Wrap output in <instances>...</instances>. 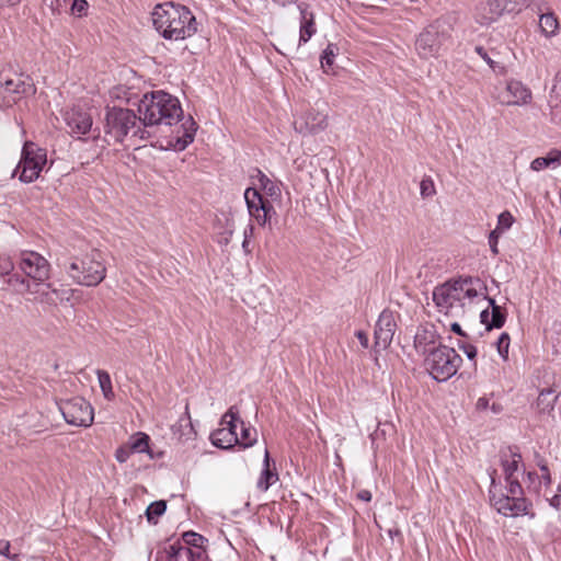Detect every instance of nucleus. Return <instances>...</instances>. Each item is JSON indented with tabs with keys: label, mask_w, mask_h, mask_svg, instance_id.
<instances>
[{
	"label": "nucleus",
	"mask_w": 561,
	"mask_h": 561,
	"mask_svg": "<svg viewBox=\"0 0 561 561\" xmlns=\"http://www.w3.org/2000/svg\"><path fill=\"white\" fill-rule=\"evenodd\" d=\"M527 478L530 481L531 484H535V480H539L536 472H528Z\"/></svg>",
	"instance_id": "61"
},
{
	"label": "nucleus",
	"mask_w": 561,
	"mask_h": 561,
	"mask_svg": "<svg viewBox=\"0 0 561 561\" xmlns=\"http://www.w3.org/2000/svg\"><path fill=\"white\" fill-rule=\"evenodd\" d=\"M336 56V47L333 44H329L327 48L323 50L321 55V67L324 72H329L334 64V58Z\"/></svg>",
	"instance_id": "39"
},
{
	"label": "nucleus",
	"mask_w": 561,
	"mask_h": 561,
	"mask_svg": "<svg viewBox=\"0 0 561 561\" xmlns=\"http://www.w3.org/2000/svg\"><path fill=\"white\" fill-rule=\"evenodd\" d=\"M138 112L145 126H171L183 116L179 99L162 90L144 94L138 104Z\"/></svg>",
	"instance_id": "4"
},
{
	"label": "nucleus",
	"mask_w": 561,
	"mask_h": 561,
	"mask_svg": "<svg viewBox=\"0 0 561 561\" xmlns=\"http://www.w3.org/2000/svg\"><path fill=\"white\" fill-rule=\"evenodd\" d=\"M492 409L494 412H497V408H495V405H493Z\"/></svg>",
	"instance_id": "62"
},
{
	"label": "nucleus",
	"mask_w": 561,
	"mask_h": 561,
	"mask_svg": "<svg viewBox=\"0 0 561 561\" xmlns=\"http://www.w3.org/2000/svg\"><path fill=\"white\" fill-rule=\"evenodd\" d=\"M20 270L35 283H43L49 278L48 261L34 251H23L19 263Z\"/></svg>",
	"instance_id": "13"
},
{
	"label": "nucleus",
	"mask_w": 561,
	"mask_h": 561,
	"mask_svg": "<svg viewBox=\"0 0 561 561\" xmlns=\"http://www.w3.org/2000/svg\"><path fill=\"white\" fill-rule=\"evenodd\" d=\"M272 1L280 7H286L290 3L296 2L297 0H272Z\"/></svg>",
	"instance_id": "60"
},
{
	"label": "nucleus",
	"mask_w": 561,
	"mask_h": 561,
	"mask_svg": "<svg viewBox=\"0 0 561 561\" xmlns=\"http://www.w3.org/2000/svg\"><path fill=\"white\" fill-rule=\"evenodd\" d=\"M474 50L488 64L493 72L501 76L507 72L506 67L503 64L493 60L482 46H476Z\"/></svg>",
	"instance_id": "36"
},
{
	"label": "nucleus",
	"mask_w": 561,
	"mask_h": 561,
	"mask_svg": "<svg viewBox=\"0 0 561 561\" xmlns=\"http://www.w3.org/2000/svg\"><path fill=\"white\" fill-rule=\"evenodd\" d=\"M447 38L445 27L438 22L432 23L417 35L415 50L422 59L436 58Z\"/></svg>",
	"instance_id": "9"
},
{
	"label": "nucleus",
	"mask_w": 561,
	"mask_h": 561,
	"mask_svg": "<svg viewBox=\"0 0 561 561\" xmlns=\"http://www.w3.org/2000/svg\"><path fill=\"white\" fill-rule=\"evenodd\" d=\"M197 130V124L193 119L192 116L184 118L180 129L176 131V135L173 137L172 146L176 151H183L186 147L193 142L195 134Z\"/></svg>",
	"instance_id": "21"
},
{
	"label": "nucleus",
	"mask_w": 561,
	"mask_h": 561,
	"mask_svg": "<svg viewBox=\"0 0 561 561\" xmlns=\"http://www.w3.org/2000/svg\"><path fill=\"white\" fill-rule=\"evenodd\" d=\"M435 184L434 181L430 176H425L422 179L420 183V194L423 198L432 197L435 195Z\"/></svg>",
	"instance_id": "44"
},
{
	"label": "nucleus",
	"mask_w": 561,
	"mask_h": 561,
	"mask_svg": "<svg viewBox=\"0 0 561 561\" xmlns=\"http://www.w3.org/2000/svg\"><path fill=\"white\" fill-rule=\"evenodd\" d=\"M253 232V227L252 226H249L245 230H244V240L242 242V248L245 252H249L248 250V245H249V237L252 234Z\"/></svg>",
	"instance_id": "53"
},
{
	"label": "nucleus",
	"mask_w": 561,
	"mask_h": 561,
	"mask_svg": "<svg viewBox=\"0 0 561 561\" xmlns=\"http://www.w3.org/2000/svg\"><path fill=\"white\" fill-rule=\"evenodd\" d=\"M128 446L133 453H146L149 450V436L145 433H137L130 437Z\"/></svg>",
	"instance_id": "35"
},
{
	"label": "nucleus",
	"mask_w": 561,
	"mask_h": 561,
	"mask_svg": "<svg viewBox=\"0 0 561 561\" xmlns=\"http://www.w3.org/2000/svg\"><path fill=\"white\" fill-rule=\"evenodd\" d=\"M133 454L130 447L127 445H124V446H121L116 449L115 451V459L121 462V463H124L126 462L130 455Z\"/></svg>",
	"instance_id": "46"
},
{
	"label": "nucleus",
	"mask_w": 561,
	"mask_h": 561,
	"mask_svg": "<svg viewBox=\"0 0 561 561\" xmlns=\"http://www.w3.org/2000/svg\"><path fill=\"white\" fill-rule=\"evenodd\" d=\"M172 433L181 442H188L195 438L196 432L191 420L188 405L185 407V412L172 426Z\"/></svg>",
	"instance_id": "22"
},
{
	"label": "nucleus",
	"mask_w": 561,
	"mask_h": 561,
	"mask_svg": "<svg viewBox=\"0 0 561 561\" xmlns=\"http://www.w3.org/2000/svg\"><path fill=\"white\" fill-rule=\"evenodd\" d=\"M496 99L502 105H526L531 101V91L522 81L511 79Z\"/></svg>",
	"instance_id": "16"
},
{
	"label": "nucleus",
	"mask_w": 561,
	"mask_h": 561,
	"mask_svg": "<svg viewBox=\"0 0 561 561\" xmlns=\"http://www.w3.org/2000/svg\"><path fill=\"white\" fill-rule=\"evenodd\" d=\"M69 276L79 285L96 286L106 276V268L98 251L82 257H76L67 270Z\"/></svg>",
	"instance_id": "6"
},
{
	"label": "nucleus",
	"mask_w": 561,
	"mask_h": 561,
	"mask_svg": "<svg viewBox=\"0 0 561 561\" xmlns=\"http://www.w3.org/2000/svg\"><path fill=\"white\" fill-rule=\"evenodd\" d=\"M59 410L65 421L75 426H90L93 423L94 411L89 401L75 397L60 403Z\"/></svg>",
	"instance_id": "10"
},
{
	"label": "nucleus",
	"mask_w": 561,
	"mask_h": 561,
	"mask_svg": "<svg viewBox=\"0 0 561 561\" xmlns=\"http://www.w3.org/2000/svg\"><path fill=\"white\" fill-rule=\"evenodd\" d=\"M167 510V504L164 501H157L151 503L146 511V515L149 522L160 517Z\"/></svg>",
	"instance_id": "43"
},
{
	"label": "nucleus",
	"mask_w": 561,
	"mask_h": 561,
	"mask_svg": "<svg viewBox=\"0 0 561 561\" xmlns=\"http://www.w3.org/2000/svg\"><path fill=\"white\" fill-rule=\"evenodd\" d=\"M64 121L68 128V133L78 139L87 135L93 125L90 113L79 106H72L64 112Z\"/></svg>",
	"instance_id": "15"
},
{
	"label": "nucleus",
	"mask_w": 561,
	"mask_h": 561,
	"mask_svg": "<svg viewBox=\"0 0 561 561\" xmlns=\"http://www.w3.org/2000/svg\"><path fill=\"white\" fill-rule=\"evenodd\" d=\"M87 10H88L87 0H73V3L71 5V11L73 14L81 16L82 14L85 13Z\"/></svg>",
	"instance_id": "49"
},
{
	"label": "nucleus",
	"mask_w": 561,
	"mask_h": 561,
	"mask_svg": "<svg viewBox=\"0 0 561 561\" xmlns=\"http://www.w3.org/2000/svg\"><path fill=\"white\" fill-rule=\"evenodd\" d=\"M178 543H184L186 548H188L192 552L195 553L194 549L198 550H205L204 549V542L205 538L196 533L187 531L184 533L182 538L179 540H175Z\"/></svg>",
	"instance_id": "33"
},
{
	"label": "nucleus",
	"mask_w": 561,
	"mask_h": 561,
	"mask_svg": "<svg viewBox=\"0 0 561 561\" xmlns=\"http://www.w3.org/2000/svg\"><path fill=\"white\" fill-rule=\"evenodd\" d=\"M240 433H238V443L237 445L242 448L252 447L257 440V432L250 424H245L243 421H240Z\"/></svg>",
	"instance_id": "30"
},
{
	"label": "nucleus",
	"mask_w": 561,
	"mask_h": 561,
	"mask_svg": "<svg viewBox=\"0 0 561 561\" xmlns=\"http://www.w3.org/2000/svg\"><path fill=\"white\" fill-rule=\"evenodd\" d=\"M506 13L499 0H490L481 3L476 9V21L481 25H490Z\"/></svg>",
	"instance_id": "19"
},
{
	"label": "nucleus",
	"mask_w": 561,
	"mask_h": 561,
	"mask_svg": "<svg viewBox=\"0 0 561 561\" xmlns=\"http://www.w3.org/2000/svg\"><path fill=\"white\" fill-rule=\"evenodd\" d=\"M300 10V27H299V44H306L317 32L314 23V14L306 7L299 5Z\"/></svg>",
	"instance_id": "23"
},
{
	"label": "nucleus",
	"mask_w": 561,
	"mask_h": 561,
	"mask_svg": "<svg viewBox=\"0 0 561 561\" xmlns=\"http://www.w3.org/2000/svg\"><path fill=\"white\" fill-rule=\"evenodd\" d=\"M539 27L543 36L553 37L559 32V20L554 13L548 12L540 15Z\"/></svg>",
	"instance_id": "29"
},
{
	"label": "nucleus",
	"mask_w": 561,
	"mask_h": 561,
	"mask_svg": "<svg viewBox=\"0 0 561 561\" xmlns=\"http://www.w3.org/2000/svg\"><path fill=\"white\" fill-rule=\"evenodd\" d=\"M397 323L394 316L389 310H383L377 320L375 328V343L380 348H387L394 335Z\"/></svg>",
	"instance_id": "18"
},
{
	"label": "nucleus",
	"mask_w": 561,
	"mask_h": 561,
	"mask_svg": "<svg viewBox=\"0 0 561 561\" xmlns=\"http://www.w3.org/2000/svg\"><path fill=\"white\" fill-rule=\"evenodd\" d=\"M356 337L358 339L359 343L362 344L363 347H368V336L365 332L363 331H357L356 332Z\"/></svg>",
	"instance_id": "54"
},
{
	"label": "nucleus",
	"mask_w": 561,
	"mask_h": 561,
	"mask_svg": "<svg viewBox=\"0 0 561 561\" xmlns=\"http://www.w3.org/2000/svg\"><path fill=\"white\" fill-rule=\"evenodd\" d=\"M558 490L561 492V485L558 486Z\"/></svg>",
	"instance_id": "63"
},
{
	"label": "nucleus",
	"mask_w": 561,
	"mask_h": 561,
	"mask_svg": "<svg viewBox=\"0 0 561 561\" xmlns=\"http://www.w3.org/2000/svg\"><path fill=\"white\" fill-rule=\"evenodd\" d=\"M481 289L480 279L460 277L436 286L432 297L438 312L457 318L465 313L467 304L479 297L485 298Z\"/></svg>",
	"instance_id": "2"
},
{
	"label": "nucleus",
	"mask_w": 561,
	"mask_h": 561,
	"mask_svg": "<svg viewBox=\"0 0 561 561\" xmlns=\"http://www.w3.org/2000/svg\"><path fill=\"white\" fill-rule=\"evenodd\" d=\"M239 410L231 407L221 417L220 425L224 427H231V432H237L240 426Z\"/></svg>",
	"instance_id": "37"
},
{
	"label": "nucleus",
	"mask_w": 561,
	"mask_h": 561,
	"mask_svg": "<svg viewBox=\"0 0 561 561\" xmlns=\"http://www.w3.org/2000/svg\"><path fill=\"white\" fill-rule=\"evenodd\" d=\"M489 407V400L486 398H479L477 401V408L479 410H485Z\"/></svg>",
	"instance_id": "56"
},
{
	"label": "nucleus",
	"mask_w": 561,
	"mask_h": 561,
	"mask_svg": "<svg viewBox=\"0 0 561 561\" xmlns=\"http://www.w3.org/2000/svg\"><path fill=\"white\" fill-rule=\"evenodd\" d=\"M436 334L435 331L427 328L419 329L414 336V346L417 352L422 354H428L432 350L428 346L435 344Z\"/></svg>",
	"instance_id": "27"
},
{
	"label": "nucleus",
	"mask_w": 561,
	"mask_h": 561,
	"mask_svg": "<svg viewBox=\"0 0 561 561\" xmlns=\"http://www.w3.org/2000/svg\"><path fill=\"white\" fill-rule=\"evenodd\" d=\"M278 480V474L275 469H272L268 450L265 449L262 471L256 482L259 490L265 492L271 485Z\"/></svg>",
	"instance_id": "24"
},
{
	"label": "nucleus",
	"mask_w": 561,
	"mask_h": 561,
	"mask_svg": "<svg viewBox=\"0 0 561 561\" xmlns=\"http://www.w3.org/2000/svg\"><path fill=\"white\" fill-rule=\"evenodd\" d=\"M550 505L557 510L561 508V494H554L550 500Z\"/></svg>",
	"instance_id": "55"
},
{
	"label": "nucleus",
	"mask_w": 561,
	"mask_h": 561,
	"mask_svg": "<svg viewBox=\"0 0 561 561\" xmlns=\"http://www.w3.org/2000/svg\"><path fill=\"white\" fill-rule=\"evenodd\" d=\"M244 199L250 216L254 218L260 226H264L272 217V214H274V208L271 203L264 199L260 192L253 187L245 190Z\"/></svg>",
	"instance_id": "14"
},
{
	"label": "nucleus",
	"mask_w": 561,
	"mask_h": 561,
	"mask_svg": "<svg viewBox=\"0 0 561 561\" xmlns=\"http://www.w3.org/2000/svg\"><path fill=\"white\" fill-rule=\"evenodd\" d=\"M459 348L466 354V356L472 360L477 356V347L471 344L459 345Z\"/></svg>",
	"instance_id": "50"
},
{
	"label": "nucleus",
	"mask_w": 561,
	"mask_h": 561,
	"mask_svg": "<svg viewBox=\"0 0 561 561\" xmlns=\"http://www.w3.org/2000/svg\"><path fill=\"white\" fill-rule=\"evenodd\" d=\"M541 470V477L538 480V485H534L535 490H538L541 483L549 485L551 483V477L548 467L545 463H539Z\"/></svg>",
	"instance_id": "48"
},
{
	"label": "nucleus",
	"mask_w": 561,
	"mask_h": 561,
	"mask_svg": "<svg viewBox=\"0 0 561 561\" xmlns=\"http://www.w3.org/2000/svg\"><path fill=\"white\" fill-rule=\"evenodd\" d=\"M34 93L35 87L30 78L20 76L5 80L0 87L1 106L10 107Z\"/></svg>",
	"instance_id": "12"
},
{
	"label": "nucleus",
	"mask_w": 561,
	"mask_h": 561,
	"mask_svg": "<svg viewBox=\"0 0 561 561\" xmlns=\"http://www.w3.org/2000/svg\"><path fill=\"white\" fill-rule=\"evenodd\" d=\"M502 234L499 232V231H495V230H492L490 233H489V238H488V242H489V247H490V250L492 252L493 255H497L499 254V239Z\"/></svg>",
	"instance_id": "47"
},
{
	"label": "nucleus",
	"mask_w": 561,
	"mask_h": 561,
	"mask_svg": "<svg viewBox=\"0 0 561 561\" xmlns=\"http://www.w3.org/2000/svg\"><path fill=\"white\" fill-rule=\"evenodd\" d=\"M510 335L507 333H502L496 342V347L499 355L506 360L508 358V348H510Z\"/></svg>",
	"instance_id": "45"
},
{
	"label": "nucleus",
	"mask_w": 561,
	"mask_h": 561,
	"mask_svg": "<svg viewBox=\"0 0 561 561\" xmlns=\"http://www.w3.org/2000/svg\"><path fill=\"white\" fill-rule=\"evenodd\" d=\"M47 163L46 149L38 147L33 141H25L21 152V159L13 175L24 183H31L38 179Z\"/></svg>",
	"instance_id": "8"
},
{
	"label": "nucleus",
	"mask_w": 561,
	"mask_h": 561,
	"mask_svg": "<svg viewBox=\"0 0 561 561\" xmlns=\"http://www.w3.org/2000/svg\"><path fill=\"white\" fill-rule=\"evenodd\" d=\"M0 554L12 560H15L18 557L16 554H10V542L7 540H0Z\"/></svg>",
	"instance_id": "51"
},
{
	"label": "nucleus",
	"mask_w": 561,
	"mask_h": 561,
	"mask_svg": "<svg viewBox=\"0 0 561 561\" xmlns=\"http://www.w3.org/2000/svg\"><path fill=\"white\" fill-rule=\"evenodd\" d=\"M192 552L184 543L170 542L162 552H159L158 561H207L206 550L194 549Z\"/></svg>",
	"instance_id": "17"
},
{
	"label": "nucleus",
	"mask_w": 561,
	"mask_h": 561,
	"mask_svg": "<svg viewBox=\"0 0 561 561\" xmlns=\"http://www.w3.org/2000/svg\"><path fill=\"white\" fill-rule=\"evenodd\" d=\"M450 329L453 332H455L458 335H462V336L465 335V332L462 331V329L458 322L451 323Z\"/></svg>",
	"instance_id": "58"
},
{
	"label": "nucleus",
	"mask_w": 561,
	"mask_h": 561,
	"mask_svg": "<svg viewBox=\"0 0 561 561\" xmlns=\"http://www.w3.org/2000/svg\"><path fill=\"white\" fill-rule=\"evenodd\" d=\"M9 285L15 287L21 293L36 294L39 293V284H32L24 277L13 274L8 278Z\"/></svg>",
	"instance_id": "31"
},
{
	"label": "nucleus",
	"mask_w": 561,
	"mask_h": 561,
	"mask_svg": "<svg viewBox=\"0 0 561 561\" xmlns=\"http://www.w3.org/2000/svg\"><path fill=\"white\" fill-rule=\"evenodd\" d=\"M99 386L101 388L103 397L107 401H113L115 398V393L112 386V379L110 374L106 370L98 369L96 370Z\"/></svg>",
	"instance_id": "32"
},
{
	"label": "nucleus",
	"mask_w": 561,
	"mask_h": 561,
	"mask_svg": "<svg viewBox=\"0 0 561 561\" xmlns=\"http://www.w3.org/2000/svg\"><path fill=\"white\" fill-rule=\"evenodd\" d=\"M501 467L506 482L507 494H496L500 484L496 483L494 473H490V501L496 511L504 516H523L529 514L530 503L523 496V488L519 483V472L523 467L522 455L512 448L501 453Z\"/></svg>",
	"instance_id": "1"
},
{
	"label": "nucleus",
	"mask_w": 561,
	"mask_h": 561,
	"mask_svg": "<svg viewBox=\"0 0 561 561\" xmlns=\"http://www.w3.org/2000/svg\"><path fill=\"white\" fill-rule=\"evenodd\" d=\"M358 497L362 500V501H365V502H369L371 500V493L367 490H362L359 493H358Z\"/></svg>",
	"instance_id": "57"
},
{
	"label": "nucleus",
	"mask_w": 561,
	"mask_h": 561,
	"mask_svg": "<svg viewBox=\"0 0 561 561\" xmlns=\"http://www.w3.org/2000/svg\"><path fill=\"white\" fill-rule=\"evenodd\" d=\"M211 443L219 448L228 449L237 445L238 432H231V427H220L210 435Z\"/></svg>",
	"instance_id": "25"
},
{
	"label": "nucleus",
	"mask_w": 561,
	"mask_h": 561,
	"mask_svg": "<svg viewBox=\"0 0 561 561\" xmlns=\"http://www.w3.org/2000/svg\"><path fill=\"white\" fill-rule=\"evenodd\" d=\"M39 284V293L33 294L35 296V299L43 304H55L54 296H58V290L53 288L50 284L48 283H41Z\"/></svg>",
	"instance_id": "34"
},
{
	"label": "nucleus",
	"mask_w": 561,
	"mask_h": 561,
	"mask_svg": "<svg viewBox=\"0 0 561 561\" xmlns=\"http://www.w3.org/2000/svg\"><path fill=\"white\" fill-rule=\"evenodd\" d=\"M260 183L265 193L271 197H278L280 195L279 185L270 180L265 174H261Z\"/></svg>",
	"instance_id": "41"
},
{
	"label": "nucleus",
	"mask_w": 561,
	"mask_h": 561,
	"mask_svg": "<svg viewBox=\"0 0 561 561\" xmlns=\"http://www.w3.org/2000/svg\"><path fill=\"white\" fill-rule=\"evenodd\" d=\"M558 167H561V150L559 149H551L545 157H538L530 163V169L535 172Z\"/></svg>",
	"instance_id": "26"
},
{
	"label": "nucleus",
	"mask_w": 561,
	"mask_h": 561,
	"mask_svg": "<svg viewBox=\"0 0 561 561\" xmlns=\"http://www.w3.org/2000/svg\"><path fill=\"white\" fill-rule=\"evenodd\" d=\"M461 363L460 355L454 348L445 345L433 348L424 360L426 370L438 382L446 381L456 375Z\"/></svg>",
	"instance_id": "7"
},
{
	"label": "nucleus",
	"mask_w": 561,
	"mask_h": 561,
	"mask_svg": "<svg viewBox=\"0 0 561 561\" xmlns=\"http://www.w3.org/2000/svg\"><path fill=\"white\" fill-rule=\"evenodd\" d=\"M489 304L492 307V310H491V321H490L491 325H489V330H491L493 328L500 329V328H502L504 325L505 316L502 312L501 307L495 305L494 299H489Z\"/></svg>",
	"instance_id": "38"
},
{
	"label": "nucleus",
	"mask_w": 561,
	"mask_h": 561,
	"mask_svg": "<svg viewBox=\"0 0 561 561\" xmlns=\"http://www.w3.org/2000/svg\"><path fill=\"white\" fill-rule=\"evenodd\" d=\"M506 13L499 0H490L481 3L476 9V21L481 25H490Z\"/></svg>",
	"instance_id": "20"
},
{
	"label": "nucleus",
	"mask_w": 561,
	"mask_h": 561,
	"mask_svg": "<svg viewBox=\"0 0 561 561\" xmlns=\"http://www.w3.org/2000/svg\"><path fill=\"white\" fill-rule=\"evenodd\" d=\"M506 13L518 12L529 5L533 0H499Z\"/></svg>",
	"instance_id": "42"
},
{
	"label": "nucleus",
	"mask_w": 561,
	"mask_h": 561,
	"mask_svg": "<svg viewBox=\"0 0 561 561\" xmlns=\"http://www.w3.org/2000/svg\"><path fill=\"white\" fill-rule=\"evenodd\" d=\"M0 7H2V0H0Z\"/></svg>",
	"instance_id": "64"
},
{
	"label": "nucleus",
	"mask_w": 561,
	"mask_h": 561,
	"mask_svg": "<svg viewBox=\"0 0 561 561\" xmlns=\"http://www.w3.org/2000/svg\"><path fill=\"white\" fill-rule=\"evenodd\" d=\"M481 323L485 325L486 330H489L490 321H491V311L484 309L480 313Z\"/></svg>",
	"instance_id": "52"
},
{
	"label": "nucleus",
	"mask_w": 561,
	"mask_h": 561,
	"mask_svg": "<svg viewBox=\"0 0 561 561\" xmlns=\"http://www.w3.org/2000/svg\"><path fill=\"white\" fill-rule=\"evenodd\" d=\"M514 224V217L510 211H503L497 217L496 227L493 229L503 234L505 231L511 229Z\"/></svg>",
	"instance_id": "40"
},
{
	"label": "nucleus",
	"mask_w": 561,
	"mask_h": 561,
	"mask_svg": "<svg viewBox=\"0 0 561 561\" xmlns=\"http://www.w3.org/2000/svg\"><path fill=\"white\" fill-rule=\"evenodd\" d=\"M152 22L156 30L170 41H183L197 31L192 12L184 5L173 2L157 4L152 12Z\"/></svg>",
	"instance_id": "3"
},
{
	"label": "nucleus",
	"mask_w": 561,
	"mask_h": 561,
	"mask_svg": "<svg viewBox=\"0 0 561 561\" xmlns=\"http://www.w3.org/2000/svg\"><path fill=\"white\" fill-rule=\"evenodd\" d=\"M329 115L325 110L309 107L295 117L294 128L302 136H313L327 129Z\"/></svg>",
	"instance_id": "11"
},
{
	"label": "nucleus",
	"mask_w": 561,
	"mask_h": 561,
	"mask_svg": "<svg viewBox=\"0 0 561 561\" xmlns=\"http://www.w3.org/2000/svg\"><path fill=\"white\" fill-rule=\"evenodd\" d=\"M558 394L552 388L542 389L537 398L536 407L540 413H550L554 409Z\"/></svg>",
	"instance_id": "28"
},
{
	"label": "nucleus",
	"mask_w": 561,
	"mask_h": 561,
	"mask_svg": "<svg viewBox=\"0 0 561 561\" xmlns=\"http://www.w3.org/2000/svg\"><path fill=\"white\" fill-rule=\"evenodd\" d=\"M22 0H2V7H13L21 2Z\"/></svg>",
	"instance_id": "59"
},
{
	"label": "nucleus",
	"mask_w": 561,
	"mask_h": 561,
	"mask_svg": "<svg viewBox=\"0 0 561 561\" xmlns=\"http://www.w3.org/2000/svg\"><path fill=\"white\" fill-rule=\"evenodd\" d=\"M105 134L115 141H123L125 137L144 139L146 130L141 116H137L134 111L122 107H106L105 113Z\"/></svg>",
	"instance_id": "5"
}]
</instances>
